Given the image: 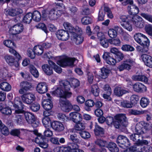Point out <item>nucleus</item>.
I'll use <instances>...</instances> for the list:
<instances>
[{"label":"nucleus","mask_w":152,"mask_h":152,"mask_svg":"<svg viewBox=\"0 0 152 152\" xmlns=\"http://www.w3.org/2000/svg\"><path fill=\"white\" fill-rule=\"evenodd\" d=\"M21 97L22 101L19 97H16L13 102H12L16 114L22 113L24 112L23 109L25 105L23 102L27 104H30L36 99L34 95L30 92L24 93Z\"/></svg>","instance_id":"obj_1"},{"label":"nucleus","mask_w":152,"mask_h":152,"mask_svg":"<svg viewBox=\"0 0 152 152\" xmlns=\"http://www.w3.org/2000/svg\"><path fill=\"white\" fill-rule=\"evenodd\" d=\"M66 81L62 80L60 82V86L52 92V94L60 97L59 104L63 111H66Z\"/></svg>","instance_id":"obj_2"},{"label":"nucleus","mask_w":152,"mask_h":152,"mask_svg":"<svg viewBox=\"0 0 152 152\" xmlns=\"http://www.w3.org/2000/svg\"><path fill=\"white\" fill-rule=\"evenodd\" d=\"M67 32L69 36L71 34L76 44H80L83 42V38L81 35L82 31L80 28L78 27L74 28L70 24L67 23Z\"/></svg>","instance_id":"obj_3"},{"label":"nucleus","mask_w":152,"mask_h":152,"mask_svg":"<svg viewBox=\"0 0 152 152\" xmlns=\"http://www.w3.org/2000/svg\"><path fill=\"white\" fill-rule=\"evenodd\" d=\"M120 19L123 22L132 20L133 24L136 27L142 28L144 27V23L142 18L140 16L135 15L132 17L122 15L121 16Z\"/></svg>","instance_id":"obj_4"},{"label":"nucleus","mask_w":152,"mask_h":152,"mask_svg":"<svg viewBox=\"0 0 152 152\" xmlns=\"http://www.w3.org/2000/svg\"><path fill=\"white\" fill-rule=\"evenodd\" d=\"M45 58L52 60H57V64L62 67H64L66 65V56L62 55L56 57H53L50 52H46L44 55Z\"/></svg>","instance_id":"obj_5"},{"label":"nucleus","mask_w":152,"mask_h":152,"mask_svg":"<svg viewBox=\"0 0 152 152\" xmlns=\"http://www.w3.org/2000/svg\"><path fill=\"white\" fill-rule=\"evenodd\" d=\"M135 41L138 44L143 46L148 47L150 44V41L148 38L144 35L137 33L134 35Z\"/></svg>","instance_id":"obj_6"},{"label":"nucleus","mask_w":152,"mask_h":152,"mask_svg":"<svg viewBox=\"0 0 152 152\" xmlns=\"http://www.w3.org/2000/svg\"><path fill=\"white\" fill-rule=\"evenodd\" d=\"M115 120L113 124L115 128H118L121 124L124 126L127 125L126 118L125 115L121 114L116 115L115 117Z\"/></svg>","instance_id":"obj_7"},{"label":"nucleus","mask_w":152,"mask_h":152,"mask_svg":"<svg viewBox=\"0 0 152 152\" xmlns=\"http://www.w3.org/2000/svg\"><path fill=\"white\" fill-rule=\"evenodd\" d=\"M117 142L119 144V146L123 148H125L130 145L129 141L127 138L122 135H120L118 137Z\"/></svg>","instance_id":"obj_8"},{"label":"nucleus","mask_w":152,"mask_h":152,"mask_svg":"<svg viewBox=\"0 0 152 152\" xmlns=\"http://www.w3.org/2000/svg\"><path fill=\"white\" fill-rule=\"evenodd\" d=\"M134 61L132 59H129L124 61L123 63L118 67L119 71H121L125 69L129 70L131 69L132 66L134 64Z\"/></svg>","instance_id":"obj_9"},{"label":"nucleus","mask_w":152,"mask_h":152,"mask_svg":"<svg viewBox=\"0 0 152 152\" xmlns=\"http://www.w3.org/2000/svg\"><path fill=\"white\" fill-rule=\"evenodd\" d=\"M19 87L20 88L19 90L20 94H22L26 91L30 90L32 87V84L27 81H23L20 83Z\"/></svg>","instance_id":"obj_10"},{"label":"nucleus","mask_w":152,"mask_h":152,"mask_svg":"<svg viewBox=\"0 0 152 152\" xmlns=\"http://www.w3.org/2000/svg\"><path fill=\"white\" fill-rule=\"evenodd\" d=\"M132 79L137 81H141L145 83L150 85L152 84V80L149 79L146 76L144 75H136L133 76Z\"/></svg>","instance_id":"obj_11"},{"label":"nucleus","mask_w":152,"mask_h":152,"mask_svg":"<svg viewBox=\"0 0 152 152\" xmlns=\"http://www.w3.org/2000/svg\"><path fill=\"white\" fill-rule=\"evenodd\" d=\"M67 118L72 121L75 123H77L82 121V116L79 113L72 112L69 114Z\"/></svg>","instance_id":"obj_12"},{"label":"nucleus","mask_w":152,"mask_h":152,"mask_svg":"<svg viewBox=\"0 0 152 152\" xmlns=\"http://www.w3.org/2000/svg\"><path fill=\"white\" fill-rule=\"evenodd\" d=\"M62 12L61 11L58 10L56 8H54L50 11L48 17L51 20H56L61 16Z\"/></svg>","instance_id":"obj_13"},{"label":"nucleus","mask_w":152,"mask_h":152,"mask_svg":"<svg viewBox=\"0 0 152 152\" xmlns=\"http://www.w3.org/2000/svg\"><path fill=\"white\" fill-rule=\"evenodd\" d=\"M127 9L129 13L132 15H136L139 12V8L133 4V1H130V4L127 6Z\"/></svg>","instance_id":"obj_14"},{"label":"nucleus","mask_w":152,"mask_h":152,"mask_svg":"<svg viewBox=\"0 0 152 152\" xmlns=\"http://www.w3.org/2000/svg\"><path fill=\"white\" fill-rule=\"evenodd\" d=\"M109 73L110 71L108 69L103 67L100 69L99 75H98L96 72H94V73L95 76L99 79L100 78L105 79L106 78L108 77Z\"/></svg>","instance_id":"obj_15"},{"label":"nucleus","mask_w":152,"mask_h":152,"mask_svg":"<svg viewBox=\"0 0 152 152\" xmlns=\"http://www.w3.org/2000/svg\"><path fill=\"white\" fill-rule=\"evenodd\" d=\"M23 29V26L22 24H17L11 27L10 29L9 32L12 34H16L21 32Z\"/></svg>","instance_id":"obj_16"},{"label":"nucleus","mask_w":152,"mask_h":152,"mask_svg":"<svg viewBox=\"0 0 152 152\" xmlns=\"http://www.w3.org/2000/svg\"><path fill=\"white\" fill-rule=\"evenodd\" d=\"M48 86L45 82H41L37 85L36 90L40 94L45 93L48 90Z\"/></svg>","instance_id":"obj_17"},{"label":"nucleus","mask_w":152,"mask_h":152,"mask_svg":"<svg viewBox=\"0 0 152 152\" xmlns=\"http://www.w3.org/2000/svg\"><path fill=\"white\" fill-rule=\"evenodd\" d=\"M141 58L145 65L150 67H152V57L145 54L141 56Z\"/></svg>","instance_id":"obj_18"},{"label":"nucleus","mask_w":152,"mask_h":152,"mask_svg":"<svg viewBox=\"0 0 152 152\" xmlns=\"http://www.w3.org/2000/svg\"><path fill=\"white\" fill-rule=\"evenodd\" d=\"M80 85L79 81L74 78H70L67 80V87L69 88V90L71 87L74 88L78 87Z\"/></svg>","instance_id":"obj_19"},{"label":"nucleus","mask_w":152,"mask_h":152,"mask_svg":"<svg viewBox=\"0 0 152 152\" xmlns=\"http://www.w3.org/2000/svg\"><path fill=\"white\" fill-rule=\"evenodd\" d=\"M5 13L6 15L14 16L22 13V11L20 9H6L5 10Z\"/></svg>","instance_id":"obj_20"},{"label":"nucleus","mask_w":152,"mask_h":152,"mask_svg":"<svg viewBox=\"0 0 152 152\" xmlns=\"http://www.w3.org/2000/svg\"><path fill=\"white\" fill-rule=\"evenodd\" d=\"M133 89L136 92H142L147 91L146 87L141 83L138 82L133 86Z\"/></svg>","instance_id":"obj_21"},{"label":"nucleus","mask_w":152,"mask_h":152,"mask_svg":"<svg viewBox=\"0 0 152 152\" xmlns=\"http://www.w3.org/2000/svg\"><path fill=\"white\" fill-rule=\"evenodd\" d=\"M42 105L43 108L46 110L45 111L51 109L53 107L52 102L50 99H42Z\"/></svg>","instance_id":"obj_22"},{"label":"nucleus","mask_w":152,"mask_h":152,"mask_svg":"<svg viewBox=\"0 0 152 152\" xmlns=\"http://www.w3.org/2000/svg\"><path fill=\"white\" fill-rule=\"evenodd\" d=\"M51 127L54 130L58 132L62 131L64 129L63 124L60 122L57 121L53 122L51 124Z\"/></svg>","instance_id":"obj_23"},{"label":"nucleus","mask_w":152,"mask_h":152,"mask_svg":"<svg viewBox=\"0 0 152 152\" xmlns=\"http://www.w3.org/2000/svg\"><path fill=\"white\" fill-rule=\"evenodd\" d=\"M133 131L140 135L145 133L144 131L143 126L139 123L136 124L135 128L133 129Z\"/></svg>","instance_id":"obj_24"},{"label":"nucleus","mask_w":152,"mask_h":152,"mask_svg":"<svg viewBox=\"0 0 152 152\" xmlns=\"http://www.w3.org/2000/svg\"><path fill=\"white\" fill-rule=\"evenodd\" d=\"M43 114L45 117L42 119V122L44 126L46 128L50 126H51L50 119L47 116L49 115L48 113L47 114L46 111H44Z\"/></svg>","instance_id":"obj_25"},{"label":"nucleus","mask_w":152,"mask_h":152,"mask_svg":"<svg viewBox=\"0 0 152 152\" xmlns=\"http://www.w3.org/2000/svg\"><path fill=\"white\" fill-rule=\"evenodd\" d=\"M77 144H73L67 146V152H84L82 150L79 149Z\"/></svg>","instance_id":"obj_26"},{"label":"nucleus","mask_w":152,"mask_h":152,"mask_svg":"<svg viewBox=\"0 0 152 152\" xmlns=\"http://www.w3.org/2000/svg\"><path fill=\"white\" fill-rule=\"evenodd\" d=\"M127 92L128 91H127L119 86L116 87L114 90L115 94L118 96H121Z\"/></svg>","instance_id":"obj_27"},{"label":"nucleus","mask_w":152,"mask_h":152,"mask_svg":"<svg viewBox=\"0 0 152 152\" xmlns=\"http://www.w3.org/2000/svg\"><path fill=\"white\" fill-rule=\"evenodd\" d=\"M25 118L28 124L32 123L34 121L35 117L33 114L29 112L24 113Z\"/></svg>","instance_id":"obj_28"},{"label":"nucleus","mask_w":152,"mask_h":152,"mask_svg":"<svg viewBox=\"0 0 152 152\" xmlns=\"http://www.w3.org/2000/svg\"><path fill=\"white\" fill-rule=\"evenodd\" d=\"M65 34L66 31L63 30L58 31L56 33V35L58 39L62 41H66V37Z\"/></svg>","instance_id":"obj_29"},{"label":"nucleus","mask_w":152,"mask_h":152,"mask_svg":"<svg viewBox=\"0 0 152 152\" xmlns=\"http://www.w3.org/2000/svg\"><path fill=\"white\" fill-rule=\"evenodd\" d=\"M1 89L5 91H9L11 89V86L7 82H2L0 84Z\"/></svg>","instance_id":"obj_30"},{"label":"nucleus","mask_w":152,"mask_h":152,"mask_svg":"<svg viewBox=\"0 0 152 152\" xmlns=\"http://www.w3.org/2000/svg\"><path fill=\"white\" fill-rule=\"evenodd\" d=\"M94 132L96 136H102L104 134L103 129L96 124L95 126Z\"/></svg>","instance_id":"obj_31"},{"label":"nucleus","mask_w":152,"mask_h":152,"mask_svg":"<svg viewBox=\"0 0 152 152\" xmlns=\"http://www.w3.org/2000/svg\"><path fill=\"white\" fill-rule=\"evenodd\" d=\"M91 92L95 96H98L99 94L100 90L97 85H94L91 86L90 89Z\"/></svg>","instance_id":"obj_32"},{"label":"nucleus","mask_w":152,"mask_h":152,"mask_svg":"<svg viewBox=\"0 0 152 152\" xmlns=\"http://www.w3.org/2000/svg\"><path fill=\"white\" fill-rule=\"evenodd\" d=\"M148 143L149 142L147 140H139L138 142H136L135 144L137 147H140L139 148H140L141 150V152H142L145 150V147L143 146V145H147L148 144Z\"/></svg>","instance_id":"obj_33"},{"label":"nucleus","mask_w":152,"mask_h":152,"mask_svg":"<svg viewBox=\"0 0 152 152\" xmlns=\"http://www.w3.org/2000/svg\"><path fill=\"white\" fill-rule=\"evenodd\" d=\"M107 147L111 152H118L119 151L116 144L113 142H110L108 144Z\"/></svg>","instance_id":"obj_34"},{"label":"nucleus","mask_w":152,"mask_h":152,"mask_svg":"<svg viewBox=\"0 0 152 152\" xmlns=\"http://www.w3.org/2000/svg\"><path fill=\"white\" fill-rule=\"evenodd\" d=\"M44 72L48 75H50L53 73V70L52 67H50L48 65H43L42 67Z\"/></svg>","instance_id":"obj_35"},{"label":"nucleus","mask_w":152,"mask_h":152,"mask_svg":"<svg viewBox=\"0 0 152 152\" xmlns=\"http://www.w3.org/2000/svg\"><path fill=\"white\" fill-rule=\"evenodd\" d=\"M48 63L51 67H53L54 70L57 73H61L62 71V69L61 67L58 66L56 64L52 61L49 60L48 61Z\"/></svg>","instance_id":"obj_36"},{"label":"nucleus","mask_w":152,"mask_h":152,"mask_svg":"<svg viewBox=\"0 0 152 152\" xmlns=\"http://www.w3.org/2000/svg\"><path fill=\"white\" fill-rule=\"evenodd\" d=\"M131 23L134 25L132 22V20H129L124 23H121V26L125 29L129 31H131L132 30V27Z\"/></svg>","instance_id":"obj_37"},{"label":"nucleus","mask_w":152,"mask_h":152,"mask_svg":"<svg viewBox=\"0 0 152 152\" xmlns=\"http://www.w3.org/2000/svg\"><path fill=\"white\" fill-rule=\"evenodd\" d=\"M139 148L137 147L135 144L134 145L125 150L124 152H141V150Z\"/></svg>","instance_id":"obj_38"},{"label":"nucleus","mask_w":152,"mask_h":152,"mask_svg":"<svg viewBox=\"0 0 152 152\" xmlns=\"http://www.w3.org/2000/svg\"><path fill=\"white\" fill-rule=\"evenodd\" d=\"M34 50L35 55L40 56L43 52V50L41 46L38 45L35 46L34 48Z\"/></svg>","instance_id":"obj_39"},{"label":"nucleus","mask_w":152,"mask_h":152,"mask_svg":"<svg viewBox=\"0 0 152 152\" xmlns=\"http://www.w3.org/2000/svg\"><path fill=\"white\" fill-rule=\"evenodd\" d=\"M30 72L32 75L35 78H37L39 76V73L36 68L33 65L29 66Z\"/></svg>","instance_id":"obj_40"},{"label":"nucleus","mask_w":152,"mask_h":152,"mask_svg":"<svg viewBox=\"0 0 152 152\" xmlns=\"http://www.w3.org/2000/svg\"><path fill=\"white\" fill-rule=\"evenodd\" d=\"M32 18L37 22L39 21L41 19L40 13L38 11H34L32 14Z\"/></svg>","instance_id":"obj_41"},{"label":"nucleus","mask_w":152,"mask_h":152,"mask_svg":"<svg viewBox=\"0 0 152 152\" xmlns=\"http://www.w3.org/2000/svg\"><path fill=\"white\" fill-rule=\"evenodd\" d=\"M149 99L145 97H142L140 101V104L142 107L143 108L146 107L149 104Z\"/></svg>","instance_id":"obj_42"},{"label":"nucleus","mask_w":152,"mask_h":152,"mask_svg":"<svg viewBox=\"0 0 152 152\" xmlns=\"http://www.w3.org/2000/svg\"><path fill=\"white\" fill-rule=\"evenodd\" d=\"M3 43L4 46L8 48H13L15 47V45L14 42L10 39L4 40Z\"/></svg>","instance_id":"obj_43"},{"label":"nucleus","mask_w":152,"mask_h":152,"mask_svg":"<svg viewBox=\"0 0 152 152\" xmlns=\"http://www.w3.org/2000/svg\"><path fill=\"white\" fill-rule=\"evenodd\" d=\"M95 143L101 148L105 147L107 145V142L105 140L101 139H97L95 141Z\"/></svg>","instance_id":"obj_44"},{"label":"nucleus","mask_w":152,"mask_h":152,"mask_svg":"<svg viewBox=\"0 0 152 152\" xmlns=\"http://www.w3.org/2000/svg\"><path fill=\"white\" fill-rule=\"evenodd\" d=\"M74 127L75 129L78 131H81L85 129L86 127L85 124L83 123L78 122L76 123Z\"/></svg>","instance_id":"obj_45"},{"label":"nucleus","mask_w":152,"mask_h":152,"mask_svg":"<svg viewBox=\"0 0 152 152\" xmlns=\"http://www.w3.org/2000/svg\"><path fill=\"white\" fill-rule=\"evenodd\" d=\"M32 14L29 13L26 14L23 18V22L26 23H30L32 18Z\"/></svg>","instance_id":"obj_46"},{"label":"nucleus","mask_w":152,"mask_h":152,"mask_svg":"<svg viewBox=\"0 0 152 152\" xmlns=\"http://www.w3.org/2000/svg\"><path fill=\"white\" fill-rule=\"evenodd\" d=\"M77 60L75 58H69L67 57V66L73 67L75 66L74 63Z\"/></svg>","instance_id":"obj_47"},{"label":"nucleus","mask_w":152,"mask_h":152,"mask_svg":"<svg viewBox=\"0 0 152 152\" xmlns=\"http://www.w3.org/2000/svg\"><path fill=\"white\" fill-rule=\"evenodd\" d=\"M69 138L72 141L75 143L76 144H81L83 145V144H82L81 143V142L83 143V142L77 139V135L76 134H74L70 135Z\"/></svg>","instance_id":"obj_48"},{"label":"nucleus","mask_w":152,"mask_h":152,"mask_svg":"<svg viewBox=\"0 0 152 152\" xmlns=\"http://www.w3.org/2000/svg\"><path fill=\"white\" fill-rule=\"evenodd\" d=\"M140 15L146 20L152 23V15L144 12L141 13Z\"/></svg>","instance_id":"obj_49"},{"label":"nucleus","mask_w":152,"mask_h":152,"mask_svg":"<svg viewBox=\"0 0 152 152\" xmlns=\"http://www.w3.org/2000/svg\"><path fill=\"white\" fill-rule=\"evenodd\" d=\"M81 22L84 25L90 24L92 23V19L89 17H85L82 18Z\"/></svg>","instance_id":"obj_50"},{"label":"nucleus","mask_w":152,"mask_h":152,"mask_svg":"<svg viewBox=\"0 0 152 152\" xmlns=\"http://www.w3.org/2000/svg\"><path fill=\"white\" fill-rule=\"evenodd\" d=\"M11 68L13 70L15 71H18L19 70L20 66L19 63L17 61H15L11 64L10 65Z\"/></svg>","instance_id":"obj_51"},{"label":"nucleus","mask_w":152,"mask_h":152,"mask_svg":"<svg viewBox=\"0 0 152 152\" xmlns=\"http://www.w3.org/2000/svg\"><path fill=\"white\" fill-rule=\"evenodd\" d=\"M121 48L122 50L125 51H134V48L128 45H123Z\"/></svg>","instance_id":"obj_52"},{"label":"nucleus","mask_w":152,"mask_h":152,"mask_svg":"<svg viewBox=\"0 0 152 152\" xmlns=\"http://www.w3.org/2000/svg\"><path fill=\"white\" fill-rule=\"evenodd\" d=\"M5 59L6 62L10 65L15 61L14 58L12 56L7 55L5 56Z\"/></svg>","instance_id":"obj_53"},{"label":"nucleus","mask_w":152,"mask_h":152,"mask_svg":"<svg viewBox=\"0 0 152 152\" xmlns=\"http://www.w3.org/2000/svg\"><path fill=\"white\" fill-rule=\"evenodd\" d=\"M31 110L34 112H36L39 110L40 108L39 104L35 102L32 104L30 106Z\"/></svg>","instance_id":"obj_54"},{"label":"nucleus","mask_w":152,"mask_h":152,"mask_svg":"<svg viewBox=\"0 0 152 152\" xmlns=\"http://www.w3.org/2000/svg\"><path fill=\"white\" fill-rule=\"evenodd\" d=\"M109 42L110 44L116 46H119L121 44V41L118 38L110 39Z\"/></svg>","instance_id":"obj_55"},{"label":"nucleus","mask_w":152,"mask_h":152,"mask_svg":"<svg viewBox=\"0 0 152 152\" xmlns=\"http://www.w3.org/2000/svg\"><path fill=\"white\" fill-rule=\"evenodd\" d=\"M121 105L122 107L127 108H131L132 107L133 104L129 101L124 100L121 102Z\"/></svg>","instance_id":"obj_56"},{"label":"nucleus","mask_w":152,"mask_h":152,"mask_svg":"<svg viewBox=\"0 0 152 152\" xmlns=\"http://www.w3.org/2000/svg\"><path fill=\"white\" fill-rule=\"evenodd\" d=\"M145 30L148 35L152 36V25L148 24L146 25L145 27Z\"/></svg>","instance_id":"obj_57"},{"label":"nucleus","mask_w":152,"mask_h":152,"mask_svg":"<svg viewBox=\"0 0 152 152\" xmlns=\"http://www.w3.org/2000/svg\"><path fill=\"white\" fill-rule=\"evenodd\" d=\"M140 137V135L136 133H135L130 135V139L132 141L135 142L136 141L137 142H138L140 140L139 137Z\"/></svg>","instance_id":"obj_58"},{"label":"nucleus","mask_w":152,"mask_h":152,"mask_svg":"<svg viewBox=\"0 0 152 152\" xmlns=\"http://www.w3.org/2000/svg\"><path fill=\"white\" fill-rule=\"evenodd\" d=\"M108 34L110 37L114 38L116 36L117 32L115 29H110L108 30Z\"/></svg>","instance_id":"obj_59"},{"label":"nucleus","mask_w":152,"mask_h":152,"mask_svg":"<svg viewBox=\"0 0 152 152\" xmlns=\"http://www.w3.org/2000/svg\"><path fill=\"white\" fill-rule=\"evenodd\" d=\"M139 100L138 96L136 95H133L130 97V102L133 105L136 104Z\"/></svg>","instance_id":"obj_60"},{"label":"nucleus","mask_w":152,"mask_h":152,"mask_svg":"<svg viewBox=\"0 0 152 152\" xmlns=\"http://www.w3.org/2000/svg\"><path fill=\"white\" fill-rule=\"evenodd\" d=\"M0 129L1 133L5 135H7L9 133L8 128L7 127L4 125H3L2 127H1V128H0Z\"/></svg>","instance_id":"obj_61"},{"label":"nucleus","mask_w":152,"mask_h":152,"mask_svg":"<svg viewBox=\"0 0 152 152\" xmlns=\"http://www.w3.org/2000/svg\"><path fill=\"white\" fill-rule=\"evenodd\" d=\"M2 113L5 114L10 115L12 113V110L9 107H7L3 108L2 110Z\"/></svg>","instance_id":"obj_62"},{"label":"nucleus","mask_w":152,"mask_h":152,"mask_svg":"<svg viewBox=\"0 0 152 152\" xmlns=\"http://www.w3.org/2000/svg\"><path fill=\"white\" fill-rule=\"evenodd\" d=\"M27 54L28 56L31 59H34L35 57V55L34 50L31 49H28Z\"/></svg>","instance_id":"obj_63"},{"label":"nucleus","mask_w":152,"mask_h":152,"mask_svg":"<svg viewBox=\"0 0 152 152\" xmlns=\"http://www.w3.org/2000/svg\"><path fill=\"white\" fill-rule=\"evenodd\" d=\"M36 27L37 28L41 29L46 33L48 32V31L45 25L43 23H39L36 26Z\"/></svg>","instance_id":"obj_64"}]
</instances>
